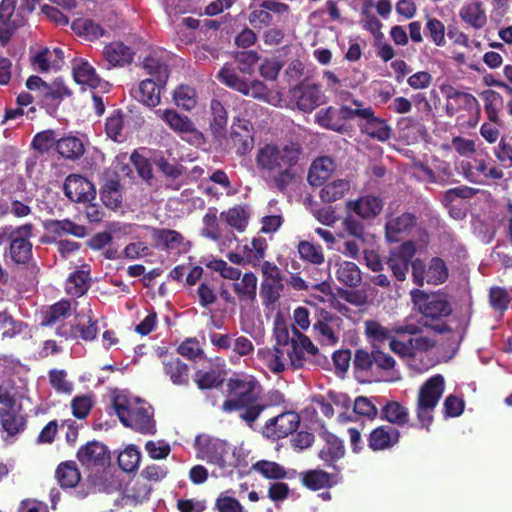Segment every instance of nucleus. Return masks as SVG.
Listing matches in <instances>:
<instances>
[{"label": "nucleus", "instance_id": "33", "mask_svg": "<svg viewBox=\"0 0 512 512\" xmlns=\"http://www.w3.org/2000/svg\"><path fill=\"white\" fill-rule=\"evenodd\" d=\"M72 72L75 82L80 85H86L92 89H96L101 84V78L87 61L79 60L75 62Z\"/></svg>", "mask_w": 512, "mask_h": 512}, {"label": "nucleus", "instance_id": "64", "mask_svg": "<svg viewBox=\"0 0 512 512\" xmlns=\"http://www.w3.org/2000/svg\"><path fill=\"white\" fill-rule=\"evenodd\" d=\"M465 409V402L462 398L450 394L443 402V415L445 418H455L460 416Z\"/></svg>", "mask_w": 512, "mask_h": 512}, {"label": "nucleus", "instance_id": "17", "mask_svg": "<svg viewBox=\"0 0 512 512\" xmlns=\"http://www.w3.org/2000/svg\"><path fill=\"white\" fill-rule=\"evenodd\" d=\"M78 461L87 468H96L110 464V452L101 442L93 440L81 446L77 451Z\"/></svg>", "mask_w": 512, "mask_h": 512}, {"label": "nucleus", "instance_id": "47", "mask_svg": "<svg viewBox=\"0 0 512 512\" xmlns=\"http://www.w3.org/2000/svg\"><path fill=\"white\" fill-rule=\"evenodd\" d=\"M124 129V115L120 109L114 110L106 119L105 132L109 139L114 142H122Z\"/></svg>", "mask_w": 512, "mask_h": 512}, {"label": "nucleus", "instance_id": "55", "mask_svg": "<svg viewBox=\"0 0 512 512\" xmlns=\"http://www.w3.org/2000/svg\"><path fill=\"white\" fill-rule=\"evenodd\" d=\"M220 216L229 226L235 228L239 232H243L247 227L248 216L246 215L245 210L240 206L232 207L227 211H223Z\"/></svg>", "mask_w": 512, "mask_h": 512}, {"label": "nucleus", "instance_id": "43", "mask_svg": "<svg viewBox=\"0 0 512 512\" xmlns=\"http://www.w3.org/2000/svg\"><path fill=\"white\" fill-rule=\"evenodd\" d=\"M143 68L151 76L149 79L160 81V83H167L169 78L168 65L160 58L149 55L143 60Z\"/></svg>", "mask_w": 512, "mask_h": 512}, {"label": "nucleus", "instance_id": "56", "mask_svg": "<svg viewBox=\"0 0 512 512\" xmlns=\"http://www.w3.org/2000/svg\"><path fill=\"white\" fill-rule=\"evenodd\" d=\"M203 229L201 235L213 241H218L221 237L220 227L217 217V209L209 208L203 217Z\"/></svg>", "mask_w": 512, "mask_h": 512}, {"label": "nucleus", "instance_id": "58", "mask_svg": "<svg viewBox=\"0 0 512 512\" xmlns=\"http://www.w3.org/2000/svg\"><path fill=\"white\" fill-rule=\"evenodd\" d=\"M254 469L267 479H283L287 477L285 469L276 462L261 460L254 464Z\"/></svg>", "mask_w": 512, "mask_h": 512}, {"label": "nucleus", "instance_id": "4", "mask_svg": "<svg viewBox=\"0 0 512 512\" xmlns=\"http://www.w3.org/2000/svg\"><path fill=\"white\" fill-rule=\"evenodd\" d=\"M33 225L23 224L14 228L7 225L0 228V246L10 242L9 253L16 264H27L32 257V244L29 238L32 237Z\"/></svg>", "mask_w": 512, "mask_h": 512}, {"label": "nucleus", "instance_id": "40", "mask_svg": "<svg viewBox=\"0 0 512 512\" xmlns=\"http://www.w3.org/2000/svg\"><path fill=\"white\" fill-rule=\"evenodd\" d=\"M56 151L63 158L76 160L84 154L85 149L79 138L67 136L57 140Z\"/></svg>", "mask_w": 512, "mask_h": 512}, {"label": "nucleus", "instance_id": "20", "mask_svg": "<svg viewBox=\"0 0 512 512\" xmlns=\"http://www.w3.org/2000/svg\"><path fill=\"white\" fill-rule=\"evenodd\" d=\"M291 96L298 109L306 113L313 111L322 103L321 89L318 84L301 82L291 90Z\"/></svg>", "mask_w": 512, "mask_h": 512}, {"label": "nucleus", "instance_id": "34", "mask_svg": "<svg viewBox=\"0 0 512 512\" xmlns=\"http://www.w3.org/2000/svg\"><path fill=\"white\" fill-rule=\"evenodd\" d=\"M55 477L61 488H74L80 482L81 474L73 461L62 462L55 471Z\"/></svg>", "mask_w": 512, "mask_h": 512}, {"label": "nucleus", "instance_id": "25", "mask_svg": "<svg viewBox=\"0 0 512 512\" xmlns=\"http://www.w3.org/2000/svg\"><path fill=\"white\" fill-rule=\"evenodd\" d=\"M167 83H160L153 79L142 80L137 90L134 91V98L147 107H156L160 104L161 90Z\"/></svg>", "mask_w": 512, "mask_h": 512}, {"label": "nucleus", "instance_id": "5", "mask_svg": "<svg viewBox=\"0 0 512 512\" xmlns=\"http://www.w3.org/2000/svg\"><path fill=\"white\" fill-rule=\"evenodd\" d=\"M125 402L126 400L120 397L113 399V408L120 422L141 434L154 435L157 430L151 407L140 406L131 409Z\"/></svg>", "mask_w": 512, "mask_h": 512}, {"label": "nucleus", "instance_id": "24", "mask_svg": "<svg viewBox=\"0 0 512 512\" xmlns=\"http://www.w3.org/2000/svg\"><path fill=\"white\" fill-rule=\"evenodd\" d=\"M325 444L319 452V458L327 466H334V463L342 459L345 455V446L343 441L335 434L324 431L321 435Z\"/></svg>", "mask_w": 512, "mask_h": 512}, {"label": "nucleus", "instance_id": "52", "mask_svg": "<svg viewBox=\"0 0 512 512\" xmlns=\"http://www.w3.org/2000/svg\"><path fill=\"white\" fill-rule=\"evenodd\" d=\"M447 98L449 100H454L459 109H463L468 112H480V104L478 100L470 93L451 88L447 94Z\"/></svg>", "mask_w": 512, "mask_h": 512}, {"label": "nucleus", "instance_id": "45", "mask_svg": "<svg viewBox=\"0 0 512 512\" xmlns=\"http://www.w3.org/2000/svg\"><path fill=\"white\" fill-rule=\"evenodd\" d=\"M89 280L88 273L81 270L73 272L66 281V293L73 297H81L89 289Z\"/></svg>", "mask_w": 512, "mask_h": 512}, {"label": "nucleus", "instance_id": "13", "mask_svg": "<svg viewBox=\"0 0 512 512\" xmlns=\"http://www.w3.org/2000/svg\"><path fill=\"white\" fill-rule=\"evenodd\" d=\"M71 89L66 85L61 77L55 78L50 82L42 94L39 95L37 103L50 116H55L59 106L65 98L72 96Z\"/></svg>", "mask_w": 512, "mask_h": 512}, {"label": "nucleus", "instance_id": "37", "mask_svg": "<svg viewBox=\"0 0 512 512\" xmlns=\"http://www.w3.org/2000/svg\"><path fill=\"white\" fill-rule=\"evenodd\" d=\"M212 119L210 121V130L214 137L218 138L226 131L228 123V113L222 102L218 99H212L210 102Z\"/></svg>", "mask_w": 512, "mask_h": 512}, {"label": "nucleus", "instance_id": "23", "mask_svg": "<svg viewBox=\"0 0 512 512\" xmlns=\"http://www.w3.org/2000/svg\"><path fill=\"white\" fill-rule=\"evenodd\" d=\"M257 276L253 272H246L242 277L232 284L239 303L246 306L253 305L257 300Z\"/></svg>", "mask_w": 512, "mask_h": 512}, {"label": "nucleus", "instance_id": "8", "mask_svg": "<svg viewBox=\"0 0 512 512\" xmlns=\"http://www.w3.org/2000/svg\"><path fill=\"white\" fill-rule=\"evenodd\" d=\"M411 298L422 314L425 326L431 325L430 320L447 317L452 312L450 303L439 294H428L422 290L414 289L411 291Z\"/></svg>", "mask_w": 512, "mask_h": 512}, {"label": "nucleus", "instance_id": "28", "mask_svg": "<svg viewBox=\"0 0 512 512\" xmlns=\"http://www.w3.org/2000/svg\"><path fill=\"white\" fill-rule=\"evenodd\" d=\"M459 17L475 30H480L487 24L486 11L479 0L463 4L459 10Z\"/></svg>", "mask_w": 512, "mask_h": 512}, {"label": "nucleus", "instance_id": "38", "mask_svg": "<svg viewBox=\"0 0 512 512\" xmlns=\"http://www.w3.org/2000/svg\"><path fill=\"white\" fill-rule=\"evenodd\" d=\"M301 483L306 488L316 491L332 486V475L324 470L315 469L302 472Z\"/></svg>", "mask_w": 512, "mask_h": 512}, {"label": "nucleus", "instance_id": "7", "mask_svg": "<svg viewBox=\"0 0 512 512\" xmlns=\"http://www.w3.org/2000/svg\"><path fill=\"white\" fill-rule=\"evenodd\" d=\"M355 105L354 114L357 125L362 134L376 139L380 142L389 140L392 136V128L386 120L377 117L371 106H364L361 101L353 100Z\"/></svg>", "mask_w": 512, "mask_h": 512}, {"label": "nucleus", "instance_id": "50", "mask_svg": "<svg viewBox=\"0 0 512 512\" xmlns=\"http://www.w3.org/2000/svg\"><path fill=\"white\" fill-rule=\"evenodd\" d=\"M484 100V108L488 119L493 123L499 122V110L503 103L500 93L494 90H485L481 93Z\"/></svg>", "mask_w": 512, "mask_h": 512}, {"label": "nucleus", "instance_id": "29", "mask_svg": "<svg viewBox=\"0 0 512 512\" xmlns=\"http://www.w3.org/2000/svg\"><path fill=\"white\" fill-rule=\"evenodd\" d=\"M100 196L103 204L110 209H117L122 203L121 184L116 173L108 175L101 187Z\"/></svg>", "mask_w": 512, "mask_h": 512}, {"label": "nucleus", "instance_id": "51", "mask_svg": "<svg viewBox=\"0 0 512 512\" xmlns=\"http://www.w3.org/2000/svg\"><path fill=\"white\" fill-rule=\"evenodd\" d=\"M298 253L303 261L314 265L324 263L325 257L320 245L313 244L309 241H300L298 244Z\"/></svg>", "mask_w": 512, "mask_h": 512}, {"label": "nucleus", "instance_id": "11", "mask_svg": "<svg viewBox=\"0 0 512 512\" xmlns=\"http://www.w3.org/2000/svg\"><path fill=\"white\" fill-rule=\"evenodd\" d=\"M415 254L416 245L411 240L403 242L390 251L386 264L398 282L406 280L409 268H412Z\"/></svg>", "mask_w": 512, "mask_h": 512}, {"label": "nucleus", "instance_id": "35", "mask_svg": "<svg viewBox=\"0 0 512 512\" xmlns=\"http://www.w3.org/2000/svg\"><path fill=\"white\" fill-rule=\"evenodd\" d=\"M335 274L341 284L350 288H356L362 282L361 271L354 262L343 261L337 264Z\"/></svg>", "mask_w": 512, "mask_h": 512}, {"label": "nucleus", "instance_id": "12", "mask_svg": "<svg viewBox=\"0 0 512 512\" xmlns=\"http://www.w3.org/2000/svg\"><path fill=\"white\" fill-rule=\"evenodd\" d=\"M355 119L354 108L342 105L339 108L329 106L320 109L315 115V122L328 130L338 133L347 131L346 121Z\"/></svg>", "mask_w": 512, "mask_h": 512}, {"label": "nucleus", "instance_id": "54", "mask_svg": "<svg viewBox=\"0 0 512 512\" xmlns=\"http://www.w3.org/2000/svg\"><path fill=\"white\" fill-rule=\"evenodd\" d=\"M217 79L227 87L236 90L241 94L243 93L247 84L245 79L241 78L233 68L228 67L227 65L223 66L219 70Z\"/></svg>", "mask_w": 512, "mask_h": 512}, {"label": "nucleus", "instance_id": "16", "mask_svg": "<svg viewBox=\"0 0 512 512\" xmlns=\"http://www.w3.org/2000/svg\"><path fill=\"white\" fill-rule=\"evenodd\" d=\"M164 376L175 386L187 387L190 383V366L179 356L161 354Z\"/></svg>", "mask_w": 512, "mask_h": 512}, {"label": "nucleus", "instance_id": "49", "mask_svg": "<svg viewBox=\"0 0 512 512\" xmlns=\"http://www.w3.org/2000/svg\"><path fill=\"white\" fill-rule=\"evenodd\" d=\"M48 228L56 235L70 234L78 238H83L86 235V228L78 225L69 219L51 220Z\"/></svg>", "mask_w": 512, "mask_h": 512}, {"label": "nucleus", "instance_id": "9", "mask_svg": "<svg viewBox=\"0 0 512 512\" xmlns=\"http://www.w3.org/2000/svg\"><path fill=\"white\" fill-rule=\"evenodd\" d=\"M448 278V267L440 257H433L428 266L423 260L416 258L412 263V280L422 287L424 283L432 285L443 284Z\"/></svg>", "mask_w": 512, "mask_h": 512}, {"label": "nucleus", "instance_id": "53", "mask_svg": "<svg viewBox=\"0 0 512 512\" xmlns=\"http://www.w3.org/2000/svg\"><path fill=\"white\" fill-rule=\"evenodd\" d=\"M141 460V453L134 445L126 447L118 456L119 467L127 473L138 469Z\"/></svg>", "mask_w": 512, "mask_h": 512}, {"label": "nucleus", "instance_id": "41", "mask_svg": "<svg viewBox=\"0 0 512 512\" xmlns=\"http://www.w3.org/2000/svg\"><path fill=\"white\" fill-rule=\"evenodd\" d=\"M71 28L78 36L88 41H95L106 33L99 23L91 19H76L73 21Z\"/></svg>", "mask_w": 512, "mask_h": 512}, {"label": "nucleus", "instance_id": "42", "mask_svg": "<svg viewBox=\"0 0 512 512\" xmlns=\"http://www.w3.org/2000/svg\"><path fill=\"white\" fill-rule=\"evenodd\" d=\"M71 311V301L67 299H61L60 301L52 304L44 312L41 325L45 327H52L62 319L69 316Z\"/></svg>", "mask_w": 512, "mask_h": 512}, {"label": "nucleus", "instance_id": "44", "mask_svg": "<svg viewBox=\"0 0 512 512\" xmlns=\"http://www.w3.org/2000/svg\"><path fill=\"white\" fill-rule=\"evenodd\" d=\"M17 0H2L0 3V23L3 26L18 28L24 25L25 18L19 12L14 16Z\"/></svg>", "mask_w": 512, "mask_h": 512}, {"label": "nucleus", "instance_id": "26", "mask_svg": "<svg viewBox=\"0 0 512 512\" xmlns=\"http://www.w3.org/2000/svg\"><path fill=\"white\" fill-rule=\"evenodd\" d=\"M134 54L131 47L119 41L111 42L103 49L104 59L112 67H122L130 64L133 61Z\"/></svg>", "mask_w": 512, "mask_h": 512}, {"label": "nucleus", "instance_id": "48", "mask_svg": "<svg viewBox=\"0 0 512 512\" xmlns=\"http://www.w3.org/2000/svg\"><path fill=\"white\" fill-rule=\"evenodd\" d=\"M175 104L187 111L192 110L197 105V93L194 88L189 85H180L173 92Z\"/></svg>", "mask_w": 512, "mask_h": 512}, {"label": "nucleus", "instance_id": "59", "mask_svg": "<svg viewBox=\"0 0 512 512\" xmlns=\"http://www.w3.org/2000/svg\"><path fill=\"white\" fill-rule=\"evenodd\" d=\"M56 134L54 130H45L37 133L31 143V146L40 153H46L51 148H56Z\"/></svg>", "mask_w": 512, "mask_h": 512}, {"label": "nucleus", "instance_id": "21", "mask_svg": "<svg viewBox=\"0 0 512 512\" xmlns=\"http://www.w3.org/2000/svg\"><path fill=\"white\" fill-rule=\"evenodd\" d=\"M400 431L391 425H380L367 436V445L373 452L389 450L399 443Z\"/></svg>", "mask_w": 512, "mask_h": 512}, {"label": "nucleus", "instance_id": "1", "mask_svg": "<svg viewBox=\"0 0 512 512\" xmlns=\"http://www.w3.org/2000/svg\"><path fill=\"white\" fill-rule=\"evenodd\" d=\"M227 392L230 397L222 403V411L226 413L239 411V417L250 427L262 412L285 401L279 390L264 393L259 381L252 376L230 378L227 383Z\"/></svg>", "mask_w": 512, "mask_h": 512}, {"label": "nucleus", "instance_id": "46", "mask_svg": "<svg viewBox=\"0 0 512 512\" xmlns=\"http://www.w3.org/2000/svg\"><path fill=\"white\" fill-rule=\"evenodd\" d=\"M10 409L11 408L4 409L0 413V419L2 428L7 432V434L9 436H15L24 430L26 419L22 415Z\"/></svg>", "mask_w": 512, "mask_h": 512}, {"label": "nucleus", "instance_id": "39", "mask_svg": "<svg viewBox=\"0 0 512 512\" xmlns=\"http://www.w3.org/2000/svg\"><path fill=\"white\" fill-rule=\"evenodd\" d=\"M351 184L349 180L337 179L329 183H324L320 190L319 196L323 202L331 203L342 199L350 190Z\"/></svg>", "mask_w": 512, "mask_h": 512}, {"label": "nucleus", "instance_id": "3", "mask_svg": "<svg viewBox=\"0 0 512 512\" xmlns=\"http://www.w3.org/2000/svg\"><path fill=\"white\" fill-rule=\"evenodd\" d=\"M444 391L445 379L441 374L431 376L420 386L415 407L417 428L430 431L435 409Z\"/></svg>", "mask_w": 512, "mask_h": 512}, {"label": "nucleus", "instance_id": "60", "mask_svg": "<svg viewBox=\"0 0 512 512\" xmlns=\"http://www.w3.org/2000/svg\"><path fill=\"white\" fill-rule=\"evenodd\" d=\"M364 325L366 336L373 342L383 343L392 337L391 331L376 320H367Z\"/></svg>", "mask_w": 512, "mask_h": 512}, {"label": "nucleus", "instance_id": "15", "mask_svg": "<svg viewBox=\"0 0 512 512\" xmlns=\"http://www.w3.org/2000/svg\"><path fill=\"white\" fill-rule=\"evenodd\" d=\"M157 114L175 133L179 135L191 134L194 139L193 143L196 144L204 142L203 134L195 127L188 116L181 115L173 109L157 110Z\"/></svg>", "mask_w": 512, "mask_h": 512}, {"label": "nucleus", "instance_id": "10", "mask_svg": "<svg viewBox=\"0 0 512 512\" xmlns=\"http://www.w3.org/2000/svg\"><path fill=\"white\" fill-rule=\"evenodd\" d=\"M263 279L260 286V296L263 305H274L281 297L284 289L283 276L280 269L269 261H264L261 266Z\"/></svg>", "mask_w": 512, "mask_h": 512}, {"label": "nucleus", "instance_id": "63", "mask_svg": "<svg viewBox=\"0 0 512 512\" xmlns=\"http://www.w3.org/2000/svg\"><path fill=\"white\" fill-rule=\"evenodd\" d=\"M426 30L431 41L439 47L446 44L445 41V26L437 18H429L426 23Z\"/></svg>", "mask_w": 512, "mask_h": 512}, {"label": "nucleus", "instance_id": "6", "mask_svg": "<svg viewBox=\"0 0 512 512\" xmlns=\"http://www.w3.org/2000/svg\"><path fill=\"white\" fill-rule=\"evenodd\" d=\"M194 447L196 458L218 466L221 469L235 467L230 457V447L227 442L202 434L195 438Z\"/></svg>", "mask_w": 512, "mask_h": 512}, {"label": "nucleus", "instance_id": "57", "mask_svg": "<svg viewBox=\"0 0 512 512\" xmlns=\"http://www.w3.org/2000/svg\"><path fill=\"white\" fill-rule=\"evenodd\" d=\"M195 382L200 390H208L220 387L224 382V378L215 370L204 373L197 371L195 374Z\"/></svg>", "mask_w": 512, "mask_h": 512}, {"label": "nucleus", "instance_id": "18", "mask_svg": "<svg viewBox=\"0 0 512 512\" xmlns=\"http://www.w3.org/2000/svg\"><path fill=\"white\" fill-rule=\"evenodd\" d=\"M300 424L296 412L286 411L270 418L264 425L267 434L274 439H282L294 433Z\"/></svg>", "mask_w": 512, "mask_h": 512}, {"label": "nucleus", "instance_id": "36", "mask_svg": "<svg viewBox=\"0 0 512 512\" xmlns=\"http://www.w3.org/2000/svg\"><path fill=\"white\" fill-rule=\"evenodd\" d=\"M380 418L391 424L403 426L409 421V411L398 401H388L381 409Z\"/></svg>", "mask_w": 512, "mask_h": 512}, {"label": "nucleus", "instance_id": "62", "mask_svg": "<svg viewBox=\"0 0 512 512\" xmlns=\"http://www.w3.org/2000/svg\"><path fill=\"white\" fill-rule=\"evenodd\" d=\"M266 248V240L262 237L254 238L251 242V247L245 245L244 254H246L248 263H256L263 259Z\"/></svg>", "mask_w": 512, "mask_h": 512}, {"label": "nucleus", "instance_id": "31", "mask_svg": "<svg viewBox=\"0 0 512 512\" xmlns=\"http://www.w3.org/2000/svg\"><path fill=\"white\" fill-rule=\"evenodd\" d=\"M415 220V216L409 212L388 220L385 225L386 238L390 242L399 241L400 234L411 229L415 224Z\"/></svg>", "mask_w": 512, "mask_h": 512}, {"label": "nucleus", "instance_id": "27", "mask_svg": "<svg viewBox=\"0 0 512 512\" xmlns=\"http://www.w3.org/2000/svg\"><path fill=\"white\" fill-rule=\"evenodd\" d=\"M335 169L332 158L322 156L315 159L308 171L307 181L311 186L320 187L330 178Z\"/></svg>", "mask_w": 512, "mask_h": 512}, {"label": "nucleus", "instance_id": "32", "mask_svg": "<svg viewBox=\"0 0 512 512\" xmlns=\"http://www.w3.org/2000/svg\"><path fill=\"white\" fill-rule=\"evenodd\" d=\"M151 235L155 247L165 250L179 248L184 243L183 235L172 229L152 228Z\"/></svg>", "mask_w": 512, "mask_h": 512}, {"label": "nucleus", "instance_id": "2", "mask_svg": "<svg viewBox=\"0 0 512 512\" xmlns=\"http://www.w3.org/2000/svg\"><path fill=\"white\" fill-rule=\"evenodd\" d=\"M303 153L297 141L284 145L269 143L258 149L255 162L260 173L267 175L278 191L284 192L296 179V166Z\"/></svg>", "mask_w": 512, "mask_h": 512}, {"label": "nucleus", "instance_id": "22", "mask_svg": "<svg viewBox=\"0 0 512 512\" xmlns=\"http://www.w3.org/2000/svg\"><path fill=\"white\" fill-rule=\"evenodd\" d=\"M383 200L374 195H365L356 200H350L346 203L349 211L354 212L362 219H373L383 210Z\"/></svg>", "mask_w": 512, "mask_h": 512}, {"label": "nucleus", "instance_id": "61", "mask_svg": "<svg viewBox=\"0 0 512 512\" xmlns=\"http://www.w3.org/2000/svg\"><path fill=\"white\" fill-rule=\"evenodd\" d=\"M0 330L3 338H12L19 334L22 330V322L16 321L7 312H0Z\"/></svg>", "mask_w": 512, "mask_h": 512}, {"label": "nucleus", "instance_id": "14", "mask_svg": "<svg viewBox=\"0 0 512 512\" xmlns=\"http://www.w3.org/2000/svg\"><path fill=\"white\" fill-rule=\"evenodd\" d=\"M64 193L73 202H92L96 198V189L91 181L79 174H70L64 182Z\"/></svg>", "mask_w": 512, "mask_h": 512}, {"label": "nucleus", "instance_id": "30", "mask_svg": "<svg viewBox=\"0 0 512 512\" xmlns=\"http://www.w3.org/2000/svg\"><path fill=\"white\" fill-rule=\"evenodd\" d=\"M336 317L327 311H321L320 318L313 324V334L321 343L335 345L339 338L329 322Z\"/></svg>", "mask_w": 512, "mask_h": 512}, {"label": "nucleus", "instance_id": "19", "mask_svg": "<svg viewBox=\"0 0 512 512\" xmlns=\"http://www.w3.org/2000/svg\"><path fill=\"white\" fill-rule=\"evenodd\" d=\"M231 129L230 139L236 154H248L254 147L253 127L250 122L236 117Z\"/></svg>", "mask_w": 512, "mask_h": 512}]
</instances>
